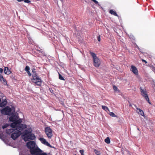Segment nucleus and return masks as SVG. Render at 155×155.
Returning a JSON list of instances; mask_svg holds the SVG:
<instances>
[{
  "label": "nucleus",
  "mask_w": 155,
  "mask_h": 155,
  "mask_svg": "<svg viewBox=\"0 0 155 155\" xmlns=\"http://www.w3.org/2000/svg\"><path fill=\"white\" fill-rule=\"evenodd\" d=\"M49 90L51 92V93H53V92H54V91L52 89V88H49Z\"/></svg>",
  "instance_id": "obj_40"
},
{
  "label": "nucleus",
  "mask_w": 155,
  "mask_h": 155,
  "mask_svg": "<svg viewBox=\"0 0 155 155\" xmlns=\"http://www.w3.org/2000/svg\"><path fill=\"white\" fill-rule=\"evenodd\" d=\"M0 139L4 141L6 144L7 143V141L4 139V137L2 134H0Z\"/></svg>",
  "instance_id": "obj_22"
},
{
  "label": "nucleus",
  "mask_w": 155,
  "mask_h": 155,
  "mask_svg": "<svg viewBox=\"0 0 155 155\" xmlns=\"http://www.w3.org/2000/svg\"><path fill=\"white\" fill-rule=\"evenodd\" d=\"M7 103V101L6 99L2 100V102H0V107H3L5 106Z\"/></svg>",
  "instance_id": "obj_13"
},
{
  "label": "nucleus",
  "mask_w": 155,
  "mask_h": 155,
  "mask_svg": "<svg viewBox=\"0 0 155 155\" xmlns=\"http://www.w3.org/2000/svg\"><path fill=\"white\" fill-rule=\"evenodd\" d=\"M10 126L9 124H4L3 126H2V129H4L5 128L8 127Z\"/></svg>",
  "instance_id": "obj_29"
},
{
  "label": "nucleus",
  "mask_w": 155,
  "mask_h": 155,
  "mask_svg": "<svg viewBox=\"0 0 155 155\" xmlns=\"http://www.w3.org/2000/svg\"><path fill=\"white\" fill-rule=\"evenodd\" d=\"M3 71V69L2 68H0V73H2Z\"/></svg>",
  "instance_id": "obj_41"
},
{
  "label": "nucleus",
  "mask_w": 155,
  "mask_h": 155,
  "mask_svg": "<svg viewBox=\"0 0 155 155\" xmlns=\"http://www.w3.org/2000/svg\"><path fill=\"white\" fill-rule=\"evenodd\" d=\"M11 115H12L9 118V120L11 122H14L18 118V117L16 114H14L13 113Z\"/></svg>",
  "instance_id": "obj_10"
},
{
  "label": "nucleus",
  "mask_w": 155,
  "mask_h": 155,
  "mask_svg": "<svg viewBox=\"0 0 155 155\" xmlns=\"http://www.w3.org/2000/svg\"><path fill=\"white\" fill-rule=\"evenodd\" d=\"M140 91L141 95H142L143 96L147 94L146 91L144 90L142 88V87H140Z\"/></svg>",
  "instance_id": "obj_18"
},
{
  "label": "nucleus",
  "mask_w": 155,
  "mask_h": 155,
  "mask_svg": "<svg viewBox=\"0 0 155 155\" xmlns=\"http://www.w3.org/2000/svg\"><path fill=\"white\" fill-rule=\"evenodd\" d=\"M110 115L113 117H117V116L113 112H110L109 113Z\"/></svg>",
  "instance_id": "obj_32"
},
{
  "label": "nucleus",
  "mask_w": 155,
  "mask_h": 155,
  "mask_svg": "<svg viewBox=\"0 0 155 155\" xmlns=\"http://www.w3.org/2000/svg\"><path fill=\"white\" fill-rule=\"evenodd\" d=\"M31 151L30 153L31 155H48L46 153L44 152L38 147L32 148Z\"/></svg>",
  "instance_id": "obj_4"
},
{
  "label": "nucleus",
  "mask_w": 155,
  "mask_h": 155,
  "mask_svg": "<svg viewBox=\"0 0 155 155\" xmlns=\"http://www.w3.org/2000/svg\"><path fill=\"white\" fill-rule=\"evenodd\" d=\"M15 128H12L8 129L6 130V133L7 134H10L12 133H13L15 131Z\"/></svg>",
  "instance_id": "obj_14"
},
{
  "label": "nucleus",
  "mask_w": 155,
  "mask_h": 155,
  "mask_svg": "<svg viewBox=\"0 0 155 155\" xmlns=\"http://www.w3.org/2000/svg\"><path fill=\"white\" fill-rule=\"evenodd\" d=\"M39 140L41 143L44 144H45L47 141L46 139L42 137L40 138Z\"/></svg>",
  "instance_id": "obj_20"
},
{
  "label": "nucleus",
  "mask_w": 155,
  "mask_h": 155,
  "mask_svg": "<svg viewBox=\"0 0 155 155\" xmlns=\"http://www.w3.org/2000/svg\"><path fill=\"white\" fill-rule=\"evenodd\" d=\"M30 69V67L28 65L26 66L25 68V70L26 71V72L28 74V76L29 77L31 76V74L29 71Z\"/></svg>",
  "instance_id": "obj_16"
},
{
  "label": "nucleus",
  "mask_w": 155,
  "mask_h": 155,
  "mask_svg": "<svg viewBox=\"0 0 155 155\" xmlns=\"http://www.w3.org/2000/svg\"><path fill=\"white\" fill-rule=\"evenodd\" d=\"M45 131L48 138L50 139L52 137V130L49 127H46Z\"/></svg>",
  "instance_id": "obj_7"
},
{
  "label": "nucleus",
  "mask_w": 155,
  "mask_h": 155,
  "mask_svg": "<svg viewBox=\"0 0 155 155\" xmlns=\"http://www.w3.org/2000/svg\"><path fill=\"white\" fill-rule=\"evenodd\" d=\"M105 143L107 144H109L110 143V140L109 137H107L104 140Z\"/></svg>",
  "instance_id": "obj_24"
},
{
  "label": "nucleus",
  "mask_w": 155,
  "mask_h": 155,
  "mask_svg": "<svg viewBox=\"0 0 155 155\" xmlns=\"http://www.w3.org/2000/svg\"><path fill=\"white\" fill-rule=\"evenodd\" d=\"M19 155H23L22 154V153L21 152H20L19 153Z\"/></svg>",
  "instance_id": "obj_48"
},
{
  "label": "nucleus",
  "mask_w": 155,
  "mask_h": 155,
  "mask_svg": "<svg viewBox=\"0 0 155 155\" xmlns=\"http://www.w3.org/2000/svg\"><path fill=\"white\" fill-rule=\"evenodd\" d=\"M15 112V109H12L8 106H7L1 110V113L3 115L10 116Z\"/></svg>",
  "instance_id": "obj_3"
},
{
  "label": "nucleus",
  "mask_w": 155,
  "mask_h": 155,
  "mask_svg": "<svg viewBox=\"0 0 155 155\" xmlns=\"http://www.w3.org/2000/svg\"><path fill=\"white\" fill-rule=\"evenodd\" d=\"M89 52L93 58L94 65L96 68L99 67L101 64L100 60L97 57L96 54L95 53L91 51H90Z\"/></svg>",
  "instance_id": "obj_2"
},
{
  "label": "nucleus",
  "mask_w": 155,
  "mask_h": 155,
  "mask_svg": "<svg viewBox=\"0 0 155 155\" xmlns=\"http://www.w3.org/2000/svg\"><path fill=\"white\" fill-rule=\"evenodd\" d=\"M94 152L97 155H101V153L99 151L96 149L94 150Z\"/></svg>",
  "instance_id": "obj_27"
},
{
  "label": "nucleus",
  "mask_w": 155,
  "mask_h": 155,
  "mask_svg": "<svg viewBox=\"0 0 155 155\" xmlns=\"http://www.w3.org/2000/svg\"><path fill=\"white\" fill-rule=\"evenodd\" d=\"M22 137L23 138V139L25 141H27L29 140H33L36 138L34 134H32L31 133Z\"/></svg>",
  "instance_id": "obj_6"
},
{
  "label": "nucleus",
  "mask_w": 155,
  "mask_h": 155,
  "mask_svg": "<svg viewBox=\"0 0 155 155\" xmlns=\"http://www.w3.org/2000/svg\"><path fill=\"white\" fill-rule=\"evenodd\" d=\"M134 105L136 109L137 108H138V107H137V106L135 104H134Z\"/></svg>",
  "instance_id": "obj_46"
},
{
  "label": "nucleus",
  "mask_w": 155,
  "mask_h": 155,
  "mask_svg": "<svg viewBox=\"0 0 155 155\" xmlns=\"http://www.w3.org/2000/svg\"><path fill=\"white\" fill-rule=\"evenodd\" d=\"M2 80L4 82L7 84V82L6 79L4 78L3 76L2 75L0 74V81H2Z\"/></svg>",
  "instance_id": "obj_23"
},
{
  "label": "nucleus",
  "mask_w": 155,
  "mask_h": 155,
  "mask_svg": "<svg viewBox=\"0 0 155 155\" xmlns=\"http://www.w3.org/2000/svg\"><path fill=\"white\" fill-rule=\"evenodd\" d=\"M32 130L31 127H29L27 128L23 132V134L22 135V137L25 136L31 133Z\"/></svg>",
  "instance_id": "obj_11"
},
{
  "label": "nucleus",
  "mask_w": 155,
  "mask_h": 155,
  "mask_svg": "<svg viewBox=\"0 0 155 155\" xmlns=\"http://www.w3.org/2000/svg\"><path fill=\"white\" fill-rule=\"evenodd\" d=\"M94 2L97 5L99 6H100L101 5L96 0H91Z\"/></svg>",
  "instance_id": "obj_35"
},
{
  "label": "nucleus",
  "mask_w": 155,
  "mask_h": 155,
  "mask_svg": "<svg viewBox=\"0 0 155 155\" xmlns=\"http://www.w3.org/2000/svg\"><path fill=\"white\" fill-rule=\"evenodd\" d=\"M128 36L130 39L134 40H135V37L132 35L130 34V35H128Z\"/></svg>",
  "instance_id": "obj_33"
},
{
  "label": "nucleus",
  "mask_w": 155,
  "mask_h": 155,
  "mask_svg": "<svg viewBox=\"0 0 155 155\" xmlns=\"http://www.w3.org/2000/svg\"><path fill=\"white\" fill-rule=\"evenodd\" d=\"M15 131L13 132L11 135V138L14 140H15L17 137L20 136L22 134L21 131L20 130H15Z\"/></svg>",
  "instance_id": "obj_5"
},
{
  "label": "nucleus",
  "mask_w": 155,
  "mask_h": 155,
  "mask_svg": "<svg viewBox=\"0 0 155 155\" xmlns=\"http://www.w3.org/2000/svg\"><path fill=\"white\" fill-rule=\"evenodd\" d=\"M1 99L0 98V102H1Z\"/></svg>",
  "instance_id": "obj_50"
},
{
  "label": "nucleus",
  "mask_w": 155,
  "mask_h": 155,
  "mask_svg": "<svg viewBox=\"0 0 155 155\" xmlns=\"http://www.w3.org/2000/svg\"><path fill=\"white\" fill-rule=\"evenodd\" d=\"M25 2L29 3L31 2V1L29 0H24V1Z\"/></svg>",
  "instance_id": "obj_38"
},
{
  "label": "nucleus",
  "mask_w": 155,
  "mask_h": 155,
  "mask_svg": "<svg viewBox=\"0 0 155 155\" xmlns=\"http://www.w3.org/2000/svg\"><path fill=\"white\" fill-rule=\"evenodd\" d=\"M22 120L21 119L16 120L14 122L12 123L10 125L12 128H15V130H23L27 127L26 125L21 124Z\"/></svg>",
  "instance_id": "obj_1"
},
{
  "label": "nucleus",
  "mask_w": 155,
  "mask_h": 155,
  "mask_svg": "<svg viewBox=\"0 0 155 155\" xmlns=\"http://www.w3.org/2000/svg\"><path fill=\"white\" fill-rule=\"evenodd\" d=\"M137 110H138L139 111V112L137 111V113H138L139 114L141 115V116H144V113L143 110H142L139 108H137Z\"/></svg>",
  "instance_id": "obj_17"
},
{
  "label": "nucleus",
  "mask_w": 155,
  "mask_h": 155,
  "mask_svg": "<svg viewBox=\"0 0 155 155\" xmlns=\"http://www.w3.org/2000/svg\"><path fill=\"white\" fill-rule=\"evenodd\" d=\"M109 13L111 14H113L115 16H118L117 13L113 11V10H110L109 11Z\"/></svg>",
  "instance_id": "obj_19"
},
{
  "label": "nucleus",
  "mask_w": 155,
  "mask_h": 155,
  "mask_svg": "<svg viewBox=\"0 0 155 155\" xmlns=\"http://www.w3.org/2000/svg\"><path fill=\"white\" fill-rule=\"evenodd\" d=\"M137 130H139V128H137Z\"/></svg>",
  "instance_id": "obj_49"
},
{
  "label": "nucleus",
  "mask_w": 155,
  "mask_h": 155,
  "mask_svg": "<svg viewBox=\"0 0 155 155\" xmlns=\"http://www.w3.org/2000/svg\"><path fill=\"white\" fill-rule=\"evenodd\" d=\"M131 69H130V71L135 75H138V72L136 67L133 65H131Z\"/></svg>",
  "instance_id": "obj_12"
},
{
  "label": "nucleus",
  "mask_w": 155,
  "mask_h": 155,
  "mask_svg": "<svg viewBox=\"0 0 155 155\" xmlns=\"http://www.w3.org/2000/svg\"><path fill=\"white\" fill-rule=\"evenodd\" d=\"M129 104L130 106L131 107H132V105L131 104L130 102L129 103Z\"/></svg>",
  "instance_id": "obj_47"
},
{
  "label": "nucleus",
  "mask_w": 155,
  "mask_h": 155,
  "mask_svg": "<svg viewBox=\"0 0 155 155\" xmlns=\"http://www.w3.org/2000/svg\"><path fill=\"white\" fill-rule=\"evenodd\" d=\"M102 108L104 110L106 111H107V110H109L108 107L102 105Z\"/></svg>",
  "instance_id": "obj_30"
},
{
  "label": "nucleus",
  "mask_w": 155,
  "mask_h": 155,
  "mask_svg": "<svg viewBox=\"0 0 155 155\" xmlns=\"http://www.w3.org/2000/svg\"><path fill=\"white\" fill-rule=\"evenodd\" d=\"M18 2H21L22 1H24V0H17Z\"/></svg>",
  "instance_id": "obj_45"
},
{
  "label": "nucleus",
  "mask_w": 155,
  "mask_h": 155,
  "mask_svg": "<svg viewBox=\"0 0 155 155\" xmlns=\"http://www.w3.org/2000/svg\"><path fill=\"white\" fill-rule=\"evenodd\" d=\"M143 97H144L146 100L150 104H151V103L148 97V96L147 94H146V95H144Z\"/></svg>",
  "instance_id": "obj_21"
},
{
  "label": "nucleus",
  "mask_w": 155,
  "mask_h": 155,
  "mask_svg": "<svg viewBox=\"0 0 155 155\" xmlns=\"http://www.w3.org/2000/svg\"><path fill=\"white\" fill-rule=\"evenodd\" d=\"M45 145L50 147L54 148V147L52 146L47 141L45 143Z\"/></svg>",
  "instance_id": "obj_26"
},
{
  "label": "nucleus",
  "mask_w": 155,
  "mask_h": 155,
  "mask_svg": "<svg viewBox=\"0 0 155 155\" xmlns=\"http://www.w3.org/2000/svg\"><path fill=\"white\" fill-rule=\"evenodd\" d=\"M97 39L98 41H101V36L100 35H97Z\"/></svg>",
  "instance_id": "obj_36"
},
{
  "label": "nucleus",
  "mask_w": 155,
  "mask_h": 155,
  "mask_svg": "<svg viewBox=\"0 0 155 155\" xmlns=\"http://www.w3.org/2000/svg\"><path fill=\"white\" fill-rule=\"evenodd\" d=\"M127 154L129 155H132L130 153V152H129V151H127Z\"/></svg>",
  "instance_id": "obj_44"
},
{
  "label": "nucleus",
  "mask_w": 155,
  "mask_h": 155,
  "mask_svg": "<svg viewBox=\"0 0 155 155\" xmlns=\"http://www.w3.org/2000/svg\"><path fill=\"white\" fill-rule=\"evenodd\" d=\"M59 78L62 80L64 81L65 79L63 77L60 73H58Z\"/></svg>",
  "instance_id": "obj_31"
},
{
  "label": "nucleus",
  "mask_w": 155,
  "mask_h": 155,
  "mask_svg": "<svg viewBox=\"0 0 155 155\" xmlns=\"http://www.w3.org/2000/svg\"><path fill=\"white\" fill-rule=\"evenodd\" d=\"M32 82L35 83L38 86H41V80L40 78H35L31 79Z\"/></svg>",
  "instance_id": "obj_9"
},
{
  "label": "nucleus",
  "mask_w": 155,
  "mask_h": 155,
  "mask_svg": "<svg viewBox=\"0 0 155 155\" xmlns=\"http://www.w3.org/2000/svg\"><path fill=\"white\" fill-rule=\"evenodd\" d=\"M28 40H29V43L30 44H31L33 45L34 43V41H33V40H32L31 38L30 37H28Z\"/></svg>",
  "instance_id": "obj_25"
},
{
  "label": "nucleus",
  "mask_w": 155,
  "mask_h": 155,
  "mask_svg": "<svg viewBox=\"0 0 155 155\" xmlns=\"http://www.w3.org/2000/svg\"><path fill=\"white\" fill-rule=\"evenodd\" d=\"M4 72L5 74L8 75L10 74L12 72L8 67H5L4 69Z\"/></svg>",
  "instance_id": "obj_15"
},
{
  "label": "nucleus",
  "mask_w": 155,
  "mask_h": 155,
  "mask_svg": "<svg viewBox=\"0 0 155 155\" xmlns=\"http://www.w3.org/2000/svg\"><path fill=\"white\" fill-rule=\"evenodd\" d=\"M142 61L143 62H144L145 64H147V62L144 59H142Z\"/></svg>",
  "instance_id": "obj_42"
},
{
  "label": "nucleus",
  "mask_w": 155,
  "mask_h": 155,
  "mask_svg": "<svg viewBox=\"0 0 155 155\" xmlns=\"http://www.w3.org/2000/svg\"><path fill=\"white\" fill-rule=\"evenodd\" d=\"M36 73V72L35 71V68H33L32 69V72H31L32 74L33 73Z\"/></svg>",
  "instance_id": "obj_37"
},
{
  "label": "nucleus",
  "mask_w": 155,
  "mask_h": 155,
  "mask_svg": "<svg viewBox=\"0 0 155 155\" xmlns=\"http://www.w3.org/2000/svg\"><path fill=\"white\" fill-rule=\"evenodd\" d=\"M136 47L139 50V51H140V49L139 48V47L136 44Z\"/></svg>",
  "instance_id": "obj_43"
},
{
  "label": "nucleus",
  "mask_w": 155,
  "mask_h": 155,
  "mask_svg": "<svg viewBox=\"0 0 155 155\" xmlns=\"http://www.w3.org/2000/svg\"><path fill=\"white\" fill-rule=\"evenodd\" d=\"M35 143L34 141H31L28 142L26 143L27 147L30 149V152H31V150L33 148H35Z\"/></svg>",
  "instance_id": "obj_8"
},
{
  "label": "nucleus",
  "mask_w": 155,
  "mask_h": 155,
  "mask_svg": "<svg viewBox=\"0 0 155 155\" xmlns=\"http://www.w3.org/2000/svg\"><path fill=\"white\" fill-rule=\"evenodd\" d=\"M32 78H39V76H38V74L36 73H33L32 74Z\"/></svg>",
  "instance_id": "obj_28"
},
{
  "label": "nucleus",
  "mask_w": 155,
  "mask_h": 155,
  "mask_svg": "<svg viewBox=\"0 0 155 155\" xmlns=\"http://www.w3.org/2000/svg\"><path fill=\"white\" fill-rule=\"evenodd\" d=\"M75 155H77L76 154H75Z\"/></svg>",
  "instance_id": "obj_51"
},
{
  "label": "nucleus",
  "mask_w": 155,
  "mask_h": 155,
  "mask_svg": "<svg viewBox=\"0 0 155 155\" xmlns=\"http://www.w3.org/2000/svg\"><path fill=\"white\" fill-rule=\"evenodd\" d=\"M113 89L114 91H117L118 92H119L120 91V90L118 89L117 87L115 85H114L113 86Z\"/></svg>",
  "instance_id": "obj_34"
},
{
  "label": "nucleus",
  "mask_w": 155,
  "mask_h": 155,
  "mask_svg": "<svg viewBox=\"0 0 155 155\" xmlns=\"http://www.w3.org/2000/svg\"><path fill=\"white\" fill-rule=\"evenodd\" d=\"M79 152L80 153H81V155H84V150H80Z\"/></svg>",
  "instance_id": "obj_39"
}]
</instances>
